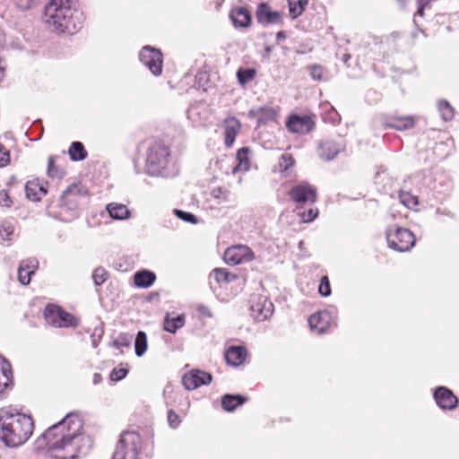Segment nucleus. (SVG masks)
<instances>
[{
  "instance_id": "3c124183",
  "label": "nucleus",
  "mask_w": 459,
  "mask_h": 459,
  "mask_svg": "<svg viewBox=\"0 0 459 459\" xmlns=\"http://www.w3.org/2000/svg\"><path fill=\"white\" fill-rule=\"evenodd\" d=\"M168 422L171 428L176 429L180 424L181 420L174 411L170 410L168 412Z\"/></svg>"
},
{
  "instance_id": "49530a36",
  "label": "nucleus",
  "mask_w": 459,
  "mask_h": 459,
  "mask_svg": "<svg viewBox=\"0 0 459 459\" xmlns=\"http://www.w3.org/2000/svg\"><path fill=\"white\" fill-rule=\"evenodd\" d=\"M318 291L324 297H327L331 294V288L327 276L322 277Z\"/></svg>"
},
{
  "instance_id": "f704fd0d",
  "label": "nucleus",
  "mask_w": 459,
  "mask_h": 459,
  "mask_svg": "<svg viewBox=\"0 0 459 459\" xmlns=\"http://www.w3.org/2000/svg\"><path fill=\"white\" fill-rule=\"evenodd\" d=\"M255 70L253 68L238 69L237 72L238 82L241 86H245L251 82L255 76Z\"/></svg>"
},
{
  "instance_id": "aec40b11",
  "label": "nucleus",
  "mask_w": 459,
  "mask_h": 459,
  "mask_svg": "<svg viewBox=\"0 0 459 459\" xmlns=\"http://www.w3.org/2000/svg\"><path fill=\"white\" fill-rule=\"evenodd\" d=\"M81 188L77 185L69 186L62 195L61 202L64 205L67 206L68 209H74L80 197Z\"/></svg>"
},
{
  "instance_id": "423d86ee",
  "label": "nucleus",
  "mask_w": 459,
  "mask_h": 459,
  "mask_svg": "<svg viewBox=\"0 0 459 459\" xmlns=\"http://www.w3.org/2000/svg\"><path fill=\"white\" fill-rule=\"evenodd\" d=\"M389 247L399 252L410 250L415 245V237L409 230L402 227L389 228L386 230Z\"/></svg>"
},
{
  "instance_id": "a878e982",
  "label": "nucleus",
  "mask_w": 459,
  "mask_h": 459,
  "mask_svg": "<svg viewBox=\"0 0 459 459\" xmlns=\"http://www.w3.org/2000/svg\"><path fill=\"white\" fill-rule=\"evenodd\" d=\"M246 397L242 395L225 394L221 399V406L227 411H234L238 406L246 402Z\"/></svg>"
},
{
  "instance_id": "473e14b6",
  "label": "nucleus",
  "mask_w": 459,
  "mask_h": 459,
  "mask_svg": "<svg viewBox=\"0 0 459 459\" xmlns=\"http://www.w3.org/2000/svg\"><path fill=\"white\" fill-rule=\"evenodd\" d=\"M248 148H242L237 153V159L238 164L233 169V173L238 170H247L248 169Z\"/></svg>"
},
{
  "instance_id": "412c9836",
  "label": "nucleus",
  "mask_w": 459,
  "mask_h": 459,
  "mask_svg": "<svg viewBox=\"0 0 459 459\" xmlns=\"http://www.w3.org/2000/svg\"><path fill=\"white\" fill-rule=\"evenodd\" d=\"M247 357V351L243 347L232 346L230 347L225 355L226 360L232 366L241 365Z\"/></svg>"
},
{
  "instance_id": "c9c22d12",
  "label": "nucleus",
  "mask_w": 459,
  "mask_h": 459,
  "mask_svg": "<svg viewBox=\"0 0 459 459\" xmlns=\"http://www.w3.org/2000/svg\"><path fill=\"white\" fill-rule=\"evenodd\" d=\"M290 5V13L293 18L302 14L307 4V0H288Z\"/></svg>"
},
{
  "instance_id": "6ab92c4d",
  "label": "nucleus",
  "mask_w": 459,
  "mask_h": 459,
  "mask_svg": "<svg viewBox=\"0 0 459 459\" xmlns=\"http://www.w3.org/2000/svg\"><path fill=\"white\" fill-rule=\"evenodd\" d=\"M343 146L333 141H325L320 144L319 155L325 160H333L342 150Z\"/></svg>"
},
{
  "instance_id": "39448f33",
  "label": "nucleus",
  "mask_w": 459,
  "mask_h": 459,
  "mask_svg": "<svg viewBox=\"0 0 459 459\" xmlns=\"http://www.w3.org/2000/svg\"><path fill=\"white\" fill-rule=\"evenodd\" d=\"M141 437L134 431L125 432L114 452L112 459H139Z\"/></svg>"
},
{
  "instance_id": "a211bd4d",
  "label": "nucleus",
  "mask_w": 459,
  "mask_h": 459,
  "mask_svg": "<svg viewBox=\"0 0 459 459\" xmlns=\"http://www.w3.org/2000/svg\"><path fill=\"white\" fill-rule=\"evenodd\" d=\"M39 263L35 259L24 260L21 263L18 269V280L23 285L30 282L31 275L38 269Z\"/></svg>"
},
{
  "instance_id": "9d476101",
  "label": "nucleus",
  "mask_w": 459,
  "mask_h": 459,
  "mask_svg": "<svg viewBox=\"0 0 459 459\" xmlns=\"http://www.w3.org/2000/svg\"><path fill=\"white\" fill-rule=\"evenodd\" d=\"M140 61L149 68L154 75H160L162 72V54L160 50L145 46L139 54Z\"/></svg>"
},
{
  "instance_id": "f3484780",
  "label": "nucleus",
  "mask_w": 459,
  "mask_h": 459,
  "mask_svg": "<svg viewBox=\"0 0 459 459\" xmlns=\"http://www.w3.org/2000/svg\"><path fill=\"white\" fill-rule=\"evenodd\" d=\"M223 127L225 135V145L227 147H230L233 144L236 136L240 130L241 124L237 118L230 117L224 120Z\"/></svg>"
},
{
  "instance_id": "c85d7f7f",
  "label": "nucleus",
  "mask_w": 459,
  "mask_h": 459,
  "mask_svg": "<svg viewBox=\"0 0 459 459\" xmlns=\"http://www.w3.org/2000/svg\"><path fill=\"white\" fill-rule=\"evenodd\" d=\"M210 278H213L218 283H230L237 279L235 274L230 273L225 269L216 268L211 274Z\"/></svg>"
},
{
  "instance_id": "13d9d810",
  "label": "nucleus",
  "mask_w": 459,
  "mask_h": 459,
  "mask_svg": "<svg viewBox=\"0 0 459 459\" xmlns=\"http://www.w3.org/2000/svg\"><path fill=\"white\" fill-rule=\"evenodd\" d=\"M284 38H285V33H284V31H279V32L277 33V39H284Z\"/></svg>"
},
{
  "instance_id": "6e6d98bb",
  "label": "nucleus",
  "mask_w": 459,
  "mask_h": 459,
  "mask_svg": "<svg viewBox=\"0 0 459 459\" xmlns=\"http://www.w3.org/2000/svg\"><path fill=\"white\" fill-rule=\"evenodd\" d=\"M199 312L204 316H208V317H211L212 316V313L210 312L209 308L204 307V306H201L199 307Z\"/></svg>"
},
{
  "instance_id": "4d7b16f0",
  "label": "nucleus",
  "mask_w": 459,
  "mask_h": 459,
  "mask_svg": "<svg viewBox=\"0 0 459 459\" xmlns=\"http://www.w3.org/2000/svg\"><path fill=\"white\" fill-rule=\"evenodd\" d=\"M100 380H101L100 375L98 374V373L94 374V376H93V383L94 384H98V383L100 382Z\"/></svg>"
},
{
  "instance_id": "58836bf2",
  "label": "nucleus",
  "mask_w": 459,
  "mask_h": 459,
  "mask_svg": "<svg viewBox=\"0 0 459 459\" xmlns=\"http://www.w3.org/2000/svg\"><path fill=\"white\" fill-rule=\"evenodd\" d=\"M48 176L50 178H61L64 176V171L60 169H58L55 165V158L54 156H50L48 158Z\"/></svg>"
},
{
  "instance_id": "4be33fe9",
  "label": "nucleus",
  "mask_w": 459,
  "mask_h": 459,
  "mask_svg": "<svg viewBox=\"0 0 459 459\" xmlns=\"http://www.w3.org/2000/svg\"><path fill=\"white\" fill-rule=\"evenodd\" d=\"M25 191L28 199L31 201H39L47 194V189L37 180L28 181L25 185Z\"/></svg>"
},
{
  "instance_id": "ea45409f",
  "label": "nucleus",
  "mask_w": 459,
  "mask_h": 459,
  "mask_svg": "<svg viewBox=\"0 0 459 459\" xmlns=\"http://www.w3.org/2000/svg\"><path fill=\"white\" fill-rule=\"evenodd\" d=\"M14 232V225L11 221H3L0 224V236L3 240L10 239Z\"/></svg>"
},
{
  "instance_id": "a18cd8bd",
  "label": "nucleus",
  "mask_w": 459,
  "mask_h": 459,
  "mask_svg": "<svg viewBox=\"0 0 459 459\" xmlns=\"http://www.w3.org/2000/svg\"><path fill=\"white\" fill-rule=\"evenodd\" d=\"M174 213L175 215H177L179 219L186 221V222H191V223H196L197 222V220L195 218V216L192 213H189V212H183L181 210H178V209H174Z\"/></svg>"
},
{
  "instance_id": "8fccbe9b",
  "label": "nucleus",
  "mask_w": 459,
  "mask_h": 459,
  "mask_svg": "<svg viewBox=\"0 0 459 459\" xmlns=\"http://www.w3.org/2000/svg\"><path fill=\"white\" fill-rule=\"evenodd\" d=\"M212 195L216 199L227 201L230 196V191L226 188L217 187L212 191Z\"/></svg>"
},
{
  "instance_id": "2eb2a0df",
  "label": "nucleus",
  "mask_w": 459,
  "mask_h": 459,
  "mask_svg": "<svg viewBox=\"0 0 459 459\" xmlns=\"http://www.w3.org/2000/svg\"><path fill=\"white\" fill-rule=\"evenodd\" d=\"M256 19L262 24H273L281 22L282 13L278 11H273L267 4H261L256 10Z\"/></svg>"
},
{
  "instance_id": "72a5a7b5",
  "label": "nucleus",
  "mask_w": 459,
  "mask_h": 459,
  "mask_svg": "<svg viewBox=\"0 0 459 459\" xmlns=\"http://www.w3.org/2000/svg\"><path fill=\"white\" fill-rule=\"evenodd\" d=\"M295 164V160L291 154L283 153L279 159L277 170L281 173L287 172L289 169L293 167Z\"/></svg>"
},
{
  "instance_id": "c756f323",
  "label": "nucleus",
  "mask_w": 459,
  "mask_h": 459,
  "mask_svg": "<svg viewBox=\"0 0 459 459\" xmlns=\"http://www.w3.org/2000/svg\"><path fill=\"white\" fill-rule=\"evenodd\" d=\"M68 153L71 160L74 161L82 160L87 157V152L80 142H74L68 150Z\"/></svg>"
},
{
  "instance_id": "2f4dec72",
  "label": "nucleus",
  "mask_w": 459,
  "mask_h": 459,
  "mask_svg": "<svg viewBox=\"0 0 459 459\" xmlns=\"http://www.w3.org/2000/svg\"><path fill=\"white\" fill-rule=\"evenodd\" d=\"M147 335L144 332L139 331L134 342L135 354L142 357L147 350Z\"/></svg>"
},
{
  "instance_id": "393cba45",
  "label": "nucleus",
  "mask_w": 459,
  "mask_h": 459,
  "mask_svg": "<svg viewBox=\"0 0 459 459\" xmlns=\"http://www.w3.org/2000/svg\"><path fill=\"white\" fill-rule=\"evenodd\" d=\"M107 211L115 220H125L130 216V211L122 204L111 203L107 205Z\"/></svg>"
},
{
  "instance_id": "9b49d317",
  "label": "nucleus",
  "mask_w": 459,
  "mask_h": 459,
  "mask_svg": "<svg viewBox=\"0 0 459 459\" xmlns=\"http://www.w3.org/2000/svg\"><path fill=\"white\" fill-rule=\"evenodd\" d=\"M223 259L230 265L249 262L254 259V253L245 245L231 246L224 252Z\"/></svg>"
},
{
  "instance_id": "0eeeda50",
  "label": "nucleus",
  "mask_w": 459,
  "mask_h": 459,
  "mask_svg": "<svg viewBox=\"0 0 459 459\" xmlns=\"http://www.w3.org/2000/svg\"><path fill=\"white\" fill-rule=\"evenodd\" d=\"M44 317L48 325L55 327H68L76 325L74 316L56 305H48L44 310Z\"/></svg>"
},
{
  "instance_id": "7c9ffc66",
  "label": "nucleus",
  "mask_w": 459,
  "mask_h": 459,
  "mask_svg": "<svg viewBox=\"0 0 459 459\" xmlns=\"http://www.w3.org/2000/svg\"><path fill=\"white\" fill-rule=\"evenodd\" d=\"M9 374H11L10 363L0 355V392L3 391L4 386L7 385L9 380Z\"/></svg>"
},
{
  "instance_id": "4468645a",
  "label": "nucleus",
  "mask_w": 459,
  "mask_h": 459,
  "mask_svg": "<svg viewBox=\"0 0 459 459\" xmlns=\"http://www.w3.org/2000/svg\"><path fill=\"white\" fill-rule=\"evenodd\" d=\"M437 404L443 410H453L458 403L457 397L446 387L439 386L434 392Z\"/></svg>"
},
{
  "instance_id": "7ed1b4c3",
  "label": "nucleus",
  "mask_w": 459,
  "mask_h": 459,
  "mask_svg": "<svg viewBox=\"0 0 459 459\" xmlns=\"http://www.w3.org/2000/svg\"><path fill=\"white\" fill-rule=\"evenodd\" d=\"M34 422L23 413L4 412L0 416V438L12 447L24 444L32 435Z\"/></svg>"
},
{
  "instance_id": "79ce46f5",
  "label": "nucleus",
  "mask_w": 459,
  "mask_h": 459,
  "mask_svg": "<svg viewBox=\"0 0 459 459\" xmlns=\"http://www.w3.org/2000/svg\"><path fill=\"white\" fill-rule=\"evenodd\" d=\"M133 340V336L128 333H122L120 334L115 341H114V346L119 349L120 347H129L131 344V342Z\"/></svg>"
},
{
  "instance_id": "5701e85b",
  "label": "nucleus",
  "mask_w": 459,
  "mask_h": 459,
  "mask_svg": "<svg viewBox=\"0 0 459 459\" xmlns=\"http://www.w3.org/2000/svg\"><path fill=\"white\" fill-rule=\"evenodd\" d=\"M230 19L236 27H247L250 25L251 17L247 9L239 7L232 10Z\"/></svg>"
},
{
  "instance_id": "b1692460",
  "label": "nucleus",
  "mask_w": 459,
  "mask_h": 459,
  "mask_svg": "<svg viewBox=\"0 0 459 459\" xmlns=\"http://www.w3.org/2000/svg\"><path fill=\"white\" fill-rule=\"evenodd\" d=\"M134 284L139 288H149L155 281L156 276L154 273L143 270L137 272L134 276Z\"/></svg>"
},
{
  "instance_id": "864d4df0",
  "label": "nucleus",
  "mask_w": 459,
  "mask_h": 459,
  "mask_svg": "<svg viewBox=\"0 0 459 459\" xmlns=\"http://www.w3.org/2000/svg\"><path fill=\"white\" fill-rule=\"evenodd\" d=\"M15 3L22 10H27L36 5V0H15Z\"/></svg>"
},
{
  "instance_id": "a19ab883",
  "label": "nucleus",
  "mask_w": 459,
  "mask_h": 459,
  "mask_svg": "<svg viewBox=\"0 0 459 459\" xmlns=\"http://www.w3.org/2000/svg\"><path fill=\"white\" fill-rule=\"evenodd\" d=\"M108 278V272L102 268L98 267L94 270L92 274L93 281L96 285H101Z\"/></svg>"
},
{
  "instance_id": "f257e3e1",
  "label": "nucleus",
  "mask_w": 459,
  "mask_h": 459,
  "mask_svg": "<svg viewBox=\"0 0 459 459\" xmlns=\"http://www.w3.org/2000/svg\"><path fill=\"white\" fill-rule=\"evenodd\" d=\"M82 423L74 414L48 428L39 438V446L45 445L50 456L56 459H78L90 451L92 441L80 432Z\"/></svg>"
},
{
  "instance_id": "1a4fd4ad",
  "label": "nucleus",
  "mask_w": 459,
  "mask_h": 459,
  "mask_svg": "<svg viewBox=\"0 0 459 459\" xmlns=\"http://www.w3.org/2000/svg\"><path fill=\"white\" fill-rule=\"evenodd\" d=\"M273 312V304L264 296L253 295L250 299V316L257 321H264Z\"/></svg>"
},
{
  "instance_id": "37998d69",
  "label": "nucleus",
  "mask_w": 459,
  "mask_h": 459,
  "mask_svg": "<svg viewBox=\"0 0 459 459\" xmlns=\"http://www.w3.org/2000/svg\"><path fill=\"white\" fill-rule=\"evenodd\" d=\"M298 215L303 222H310L318 215V210L310 208L307 212H299Z\"/></svg>"
},
{
  "instance_id": "c03bdc74",
  "label": "nucleus",
  "mask_w": 459,
  "mask_h": 459,
  "mask_svg": "<svg viewBox=\"0 0 459 459\" xmlns=\"http://www.w3.org/2000/svg\"><path fill=\"white\" fill-rule=\"evenodd\" d=\"M310 76L315 81H321L324 75V67L319 65H313L308 67Z\"/></svg>"
},
{
  "instance_id": "603ef678",
  "label": "nucleus",
  "mask_w": 459,
  "mask_h": 459,
  "mask_svg": "<svg viewBox=\"0 0 459 459\" xmlns=\"http://www.w3.org/2000/svg\"><path fill=\"white\" fill-rule=\"evenodd\" d=\"M13 204V201L8 193L4 190L0 191V206L9 208Z\"/></svg>"
},
{
  "instance_id": "6e6552de",
  "label": "nucleus",
  "mask_w": 459,
  "mask_h": 459,
  "mask_svg": "<svg viewBox=\"0 0 459 459\" xmlns=\"http://www.w3.org/2000/svg\"><path fill=\"white\" fill-rule=\"evenodd\" d=\"M291 201L299 205L314 204L316 201V189L307 182H300L294 186L289 192Z\"/></svg>"
},
{
  "instance_id": "bb28decb",
  "label": "nucleus",
  "mask_w": 459,
  "mask_h": 459,
  "mask_svg": "<svg viewBox=\"0 0 459 459\" xmlns=\"http://www.w3.org/2000/svg\"><path fill=\"white\" fill-rule=\"evenodd\" d=\"M414 124L415 120L412 117H394L386 123V126L402 131L413 127Z\"/></svg>"
},
{
  "instance_id": "20e7f679",
  "label": "nucleus",
  "mask_w": 459,
  "mask_h": 459,
  "mask_svg": "<svg viewBox=\"0 0 459 459\" xmlns=\"http://www.w3.org/2000/svg\"><path fill=\"white\" fill-rule=\"evenodd\" d=\"M145 170L152 176L169 177L175 174L167 146L155 143L149 147Z\"/></svg>"
},
{
  "instance_id": "f03ea898",
  "label": "nucleus",
  "mask_w": 459,
  "mask_h": 459,
  "mask_svg": "<svg viewBox=\"0 0 459 459\" xmlns=\"http://www.w3.org/2000/svg\"><path fill=\"white\" fill-rule=\"evenodd\" d=\"M42 21L52 31L74 34L82 26L83 16L74 0H49Z\"/></svg>"
},
{
  "instance_id": "09e8293b",
  "label": "nucleus",
  "mask_w": 459,
  "mask_h": 459,
  "mask_svg": "<svg viewBox=\"0 0 459 459\" xmlns=\"http://www.w3.org/2000/svg\"><path fill=\"white\" fill-rule=\"evenodd\" d=\"M10 162L9 151L0 143V168L5 167Z\"/></svg>"
},
{
  "instance_id": "f8f14e48",
  "label": "nucleus",
  "mask_w": 459,
  "mask_h": 459,
  "mask_svg": "<svg viewBox=\"0 0 459 459\" xmlns=\"http://www.w3.org/2000/svg\"><path fill=\"white\" fill-rule=\"evenodd\" d=\"M212 381V375L199 369H193L185 374L182 383L187 390H195L202 385H208Z\"/></svg>"
},
{
  "instance_id": "de8ad7c7",
  "label": "nucleus",
  "mask_w": 459,
  "mask_h": 459,
  "mask_svg": "<svg viewBox=\"0 0 459 459\" xmlns=\"http://www.w3.org/2000/svg\"><path fill=\"white\" fill-rule=\"evenodd\" d=\"M128 370L125 368H115L110 373V379L112 381H119L126 377Z\"/></svg>"
},
{
  "instance_id": "cd10ccee",
  "label": "nucleus",
  "mask_w": 459,
  "mask_h": 459,
  "mask_svg": "<svg viewBox=\"0 0 459 459\" xmlns=\"http://www.w3.org/2000/svg\"><path fill=\"white\" fill-rule=\"evenodd\" d=\"M184 325L185 316L183 315H179L175 317H169L167 316L163 323V327L165 331L174 333L177 330L183 327Z\"/></svg>"
},
{
  "instance_id": "4c0bfd02",
  "label": "nucleus",
  "mask_w": 459,
  "mask_h": 459,
  "mask_svg": "<svg viewBox=\"0 0 459 459\" xmlns=\"http://www.w3.org/2000/svg\"><path fill=\"white\" fill-rule=\"evenodd\" d=\"M399 198L401 203L410 209L415 208L419 204L417 196L408 192H401Z\"/></svg>"
},
{
  "instance_id": "ddd939ff",
  "label": "nucleus",
  "mask_w": 459,
  "mask_h": 459,
  "mask_svg": "<svg viewBox=\"0 0 459 459\" xmlns=\"http://www.w3.org/2000/svg\"><path fill=\"white\" fill-rule=\"evenodd\" d=\"M310 329L318 333H325L332 325V316L328 311H320L308 318Z\"/></svg>"
},
{
  "instance_id": "5fc2aeb1",
  "label": "nucleus",
  "mask_w": 459,
  "mask_h": 459,
  "mask_svg": "<svg viewBox=\"0 0 459 459\" xmlns=\"http://www.w3.org/2000/svg\"><path fill=\"white\" fill-rule=\"evenodd\" d=\"M258 111L268 119H273L276 116V111L271 108H261Z\"/></svg>"
},
{
  "instance_id": "e433bc0d",
  "label": "nucleus",
  "mask_w": 459,
  "mask_h": 459,
  "mask_svg": "<svg viewBox=\"0 0 459 459\" xmlns=\"http://www.w3.org/2000/svg\"><path fill=\"white\" fill-rule=\"evenodd\" d=\"M438 109L445 121H450L453 119L455 111L453 107L447 101L440 100L438 102Z\"/></svg>"
},
{
  "instance_id": "dca6fc26",
  "label": "nucleus",
  "mask_w": 459,
  "mask_h": 459,
  "mask_svg": "<svg viewBox=\"0 0 459 459\" xmlns=\"http://www.w3.org/2000/svg\"><path fill=\"white\" fill-rule=\"evenodd\" d=\"M286 126L290 132L297 134L307 133L313 127L312 121L309 117L299 116H291L288 119Z\"/></svg>"
}]
</instances>
